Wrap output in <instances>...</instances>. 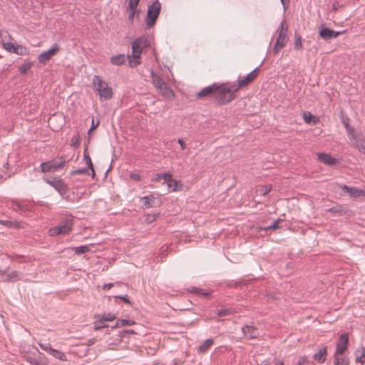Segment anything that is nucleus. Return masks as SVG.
<instances>
[{"instance_id": "nucleus-36", "label": "nucleus", "mask_w": 365, "mask_h": 365, "mask_svg": "<svg viewBox=\"0 0 365 365\" xmlns=\"http://www.w3.org/2000/svg\"><path fill=\"white\" fill-rule=\"evenodd\" d=\"M140 0H130L128 8L136 9Z\"/></svg>"}, {"instance_id": "nucleus-33", "label": "nucleus", "mask_w": 365, "mask_h": 365, "mask_svg": "<svg viewBox=\"0 0 365 365\" xmlns=\"http://www.w3.org/2000/svg\"><path fill=\"white\" fill-rule=\"evenodd\" d=\"M2 46L4 49L11 53H14V50H15V48L16 46V45L14 44L11 42H3Z\"/></svg>"}, {"instance_id": "nucleus-29", "label": "nucleus", "mask_w": 365, "mask_h": 365, "mask_svg": "<svg viewBox=\"0 0 365 365\" xmlns=\"http://www.w3.org/2000/svg\"><path fill=\"white\" fill-rule=\"evenodd\" d=\"M134 324H135V322L133 320L118 319L116 322L115 325L113 328L114 329V328H118V327H122L124 326H131V325H133Z\"/></svg>"}, {"instance_id": "nucleus-49", "label": "nucleus", "mask_w": 365, "mask_h": 365, "mask_svg": "<svg viewBox=\"0 0 365 365\" xmlns=\"http://www.w3.org/2000/svg\"><path fill=\"white\" fill-rule=\"evenodd\" d=\"M113 283H109V284H105L103 287V289H110L111 287H113Z\"/></svg>"}, {"instance_id": "nucleus-17", "label": "nucleus", "mask_w": 365, "mask_h": 365, "mask_svg": "<svg viewBox=\"0 0 365 365\" xmlns=\"http://www.w3.org/2000/svg\"><path fill=\"white\" fill-rule=\"evenodd\" d=\"M341 187L345 190L350 197H357L359 196L365 197V187L359 189L354 187H348L346 185L341 186Z\"/></svg>"}, {"instance_id": "nucleus-19", "label": "nucleus", "mask_w": 365, "mask_h": 365, "mask_svg": "<svg viewBox=\"0 0 365 365\" xmlns=\"http://www.w3.org/2000/svg\"><path fill=\"white\" fill-rule=\"evenodd\" d=\"M318 160L328 165H334L336 164L337 160L329 154L321 153L317 154Z\"/></svg>"}, {"instance_id": "nucleus-14", "label": "nucleus", "mask_w": 365, "mask_h": 365, "mask_svg": "<svg viewBox=\"0 0 365 365\" xmlns=\"http://www.w3.org/2000/svg\"><path fill=\"white\" fill-rule=\"evenodd\" d=\"M216 93V83H213L207 87L204 88L196 94V98L198 99H203L209 97H214L215 98Z\"/></svg>"}, {"instance_id": "nucleus-4", "label": "nucleus", "mask_w": 365, "mask_h": 365, "mask_svg": "<svg viewBox=\"0 0 365 365\" xmlns=\"http://www.w3.org/2000/svg\"><path fill=\"white\" fill-rule=\"evenodd\" d=\"M73 220L71 217H67L59 225L51 228L48 230L50 236L54 237L59 235H68L73 229Z\"/></svg>"}, {"instance_id": "nucleus-55", "label": "nucleus", "mask_w": 365, "mask_h": 365, "mask_svg": "<svg viewBox=\"0 0 365 365\" xmlns=\"http://www.w3.org/2000/svg\"><path fill=\"white\" fill-rule=\"evenodd\" d=\"M281 1H282V4H284V1L283 0H281Z\"/></svg>"}, {"instance_id": "nucleus-12", "label": "nucleus", "mask_w": 365, "mask_h": 365, "mask_svg": "<svg viewBox=\"0 0 365 365\" xmlns=\"http://www.w3.org/2000/svg\"><path fill=\"white\" fill-rule=\"evenodd\" d=\"M63 163L51 160L41 164V170L43 173H54L62 168Z\"/></svg>"}, {"instance_id": "nucleus-43", "label": "nucleus", "mask_w": 365, "mask_h": 365, "mask_svg": "<svg viewBox=\"0 0 365 365\" xmlns=\"http://www.w3.org/2000/svg\"><path fill=\"white\" fill-rule=\"evenodd\" d=\"M99 123H100L99 121H98L96 123H95L94 118H93L92 125H91L90 130H88V135H91V132L99 125Z\"/></svg>"}, {"instance_id": "nucleus-9", "label": "nucleus", "mask_w": 365, "mask_h": 365, "mask_svg": "<svg viewBox=\"0 0 365 365\" xmlns=\"http://www.w3.org/2000/svg\"><path fill=\"white\" fill-rule=\"evenodd\" d=\"M160 11V4L158 1L150 5L148 10L146 24L149 27L153 26L159 16Z\"/></svg>"}, {"instance_id": "nucleus-47", "label": "nucleus", "mask_w": 365, "mask_h": 365, "mask_svg": "<svg viewBox=\"0 0 365 365\" xmlns=\"http://www.w3.org/2000/svg\"><path fill=\"white\" fill-rule=\"evenodd\" d=\"M307 361L306 357H301L296 365H304Z\"/></svg>"}, {"instance_id": "nucleus-5", "label": "nucleus", "mask_w": 365, "mask_h": 365, "mask_svg": "<svg viewBox=\"0 0 365 365\" xmlns=\"http://www.w3.org/2000/svg\"><path fill=\"white\" fill-rule=\"evenodd\" d=\"M287 25L285 21H282L279 29L278 37L276 40L275 45L274 46V51L275 53H278L282 48H284L287 41Z\"/></svg>"}, {"instance_id": "nucleus-41", "label": "nucleus", "mask_w": 365, "mask_h": 365, "mask_svg": "<svg viewBox=\"0 0 365 365\" xmlns=\"http://www.w3.org/2000/svg\"><path fill=\"white\" fill-rule=\"evenodd\" d=\"M39 346L48 354H50L52 349V347H51L49 344H39Z\"/></svg>"}, {"instance_id": "nucleus-10", "label": "nucleus", "mask_w": 365, "mask_h": 365, "mask_svg": "<svg viewBox=\"0 0 365 365\" xmlns=\"http://www.w3.org/2000/svg\"><path fill=\"white\" fill-rule=\"evenodd\" d=\"M60 46L58 44H54L50 49L42 52L38 56V61L41 63L46 64L60 51Z\"/></svg>"}, {"instance_id": "nucleus-15", "label": "nucleus", "mask_w": 365, "mask_h": 365, "mask_svg": "<svg viewBox=\"0 0 365 365\" xmlns=\"http://www.w3.org/2000/svg\"><path fill=\"white\" fill-rule=\"evenodd\" d=\"M345 31H335L328 28H323L319 31V36L324 40L336 38L339 35L344 34Z\"/></svg>"}, {"instance_id": "nucleus-1", "label": "nucleus", "mask_w": 365, "mask_h": 365, "mask_svg": "<svg viewBox=\"0 0 365 365\" xmlns=\"http://www.w3.org/2000/svg\"><path fill=\"white\" fill-rule=\"evenodd\" d=\"M237 88L235 83H216L215 100L221 105H226L235 98Z\"/></svg>"}, {"instance_id": "nucleus-42", "label": "nucleus", "mask_w": 365, "mask_h": 365, "mask_svg": "<svg viewBox=\"0 0 365 365\" xmlns=\"http://www.w3.org/2000/svg\"><path fill=\"white\" fill-rule=\"evenodd\" d=\"M357 361L361 363V365H365V350H362V354L359 358H357Z\"/></svg>"}, {"instance_id": "nucleus-26", "label": "nucleus", "mask_w": 365, "mask_h": 365, "mask_svg": "<svg viewBox=\"0 0 365 365\" xmlns=\"http://www.w3.org/2000/svg\"><path fill=\"white\" fill-rule=\"evenodd\" d=\"M303 119L306 123L316 124L318 122V120L309 112H304L302 114Z\"/></svg>"}, {"instance_id": "nucleus-37", "label": "nucleus", "mask_w": 365, "mask_h": 365, "mask_svg": "<svg viewBox=\"0 0 365 365\" xmlns=\"http://www.w3.org/2000/svg\"><path fill=\"white\" fill-rule=\"evenodd\" d=\"M136 9L127 8V13L128 14V19L133 20L135 14Z\"/></svg>"}, {"instance_id": "nucleus-27", "label": "nucleus", "mask_w": 365, "mask_h": 365, "mask_svg": "<svg viewBox=\"0 0 365 365\" xmlns=\"http://www.w3.org/2000/svg\"><path fill=\"white\" fill-rule=\"evenodd\" d=\"M294 45L296 50H301L303 48L302 38L299 33L294 34Z\"/></svg>"}, {"instance_id": "nucleus-30", "label": "nucleus", "mask_w": 365, "mask_h": 365, "mask_svg": "<svg viewBox=\"0 0 365 365\" xmlns=\"http://www.w3.org/2000/svg\"><path fill=\"white\" fill-rule=\"evenodd\" d=\"M31 62H25L19 66V71L21 74H26L32 67Z\"/></svg>"}, {"instance_id": "nucleus-31", "label": "nucleus", "mask_w": 365, "mask_h": 365, "mask_svg": "<svg viewBox=\"0 0 365 365\" xmlns=\"http://www.w3.org/2000/svg\"><path fill=\"white\" fill-rule=\"evenodd\" d=\"M50 354H51L53 356H54L55 358L56 359H58L60 360H62V361H67V358L66 356V355L58 351V350H56V349H51V351L50 352Z\"/></svg>"}, {"instance_id": "nucleus-24", "label": "nucleus", "mask_w": 365, "mask_h": 365, "mask_svg": "<svg viewBox=\"0 0 365 365\" xmlns=\"http://www.w3.org/2000/svg\"><path fill=\"white\" fill-rule=\"evenodd\" d=\"M271 189L270 185H259L257 187L256 192L259 195L264 196L270 192Z\"/></svg>"}, {"instance_id": "nucleus-7", "label": "nucleus", "mask_w": 365, "mask_h": 365, "mask_svg": "<svg viewBox=\"0 0 365 365\" xmlns=\"http://www.w3.org/2000/svg\"><path fill=\"white\" fill-rule=\"evenodd\" d=\"M161 179L164 180V183L167 184L168 187L172 192L179 191L182 189V184L180 182L174 180L172 178V175L170 173L158 174L155 180L158 181Z\"/></svg>"}, {"instance_id": "nucleus-51", "label": "nucleus", "mask_w": 365, "mask_h": 365, "mask_svg": "<svg viewBox=\"0 0 365 365\" xmlns=\"http://www.w3.org/2000/svg\"><path fill=\"white\" fill-rule=\"evenodd\" d=\"M274 365H284V362L282 361L278 360L275 361Z\"/></svg>"}, {"instance_id": "nucleus-46", "label": "nucleus", "mask_w": 365, "mask_h": 365, "mask_svg": "<svg viewBox=\"0 0 365 365\" xmlns=\"http://www.w3.org/2000/svg\"><path fill=\"white\" fill-rule=\"evenodd\" d=\"M116 298H119L121 300H123L125 303L130 304L129 299L127 298L126 296H116Z\"/></svg>"}, {"instance_id": "nucleus-40", "label": "nucleus", "mask_w": 365, "mask_h": 365, "mask_svg": "<svg viewBox=\"0 0 365 365\" xmlns=\"http://www.w3.org/2000/svg\"><path fill=\"white\" fill-rule=\"evenodd\" d=\"M86 164L88 165V167L92 170L93 175H94L95 173H94V169H93V164H92V161H91V158L89 156H86Z\"/></svg>"}, {"instance_id": "nucleus-39", "label": "nucleus", "mask_w": 365, "mask_h": 365, "mask_svg": "<svg viewBox=\"0 0 365 365\" xmlns=\"http://www.w3.org/2000/svg\"><path fill=\"white\" fill-rule=\"evenodd\" d=\"M231 313H232V312L230 309H223V310L219 311L217 314L220 317H224L226 315H229Z\"/></svg>"}, {"instance_id": "nucleus-13", "label": "nucleus", "mask_w": 365, "mask_h": 365, "mask_svg": "<svg viewBox=\"0 0 365 365\" xmlns=\"http://www.w3.org/2000/svg\"><path fill=\"white\" fill-rule=\"evenodd\" d=\"M349 337L346 334H342L336 344V351L334 354H344L347 349Z\"/></svg>"}, {"instance_id": "nucleus-6", "label": "nucleus", "mask_w": 365, "mask_h": 365, "mask_svg": "<svg viewBox=\"0 0 365 365\" xmlns=\"http://www.w3.org/2000/svg\"><path fill=\"white\" fill-rule=\"evenodd\" d=\"M152 79L155 87L158 89L161 95L167 98H173L174 96L173 91L167 86L160 76L153 73Z\"/></svg>"}, {"instance_id": "nucleus-25", "label": "nucleus", "mask_w": 365, "mask_h": 365, "mask_svg": "<svg viewBox=\"0 0 365 365\" xmlns=\"http://www.w3.org/2000/svg\"><path fill=\"white\" fill-rule=\"evenodd\" d=\"M213 344V340L211 339H206L201 345L198 346V351L204 353L207 351Z\"/></svg>"}, {"instance_id": "nucleus-50", "label": "nucleus", "mask_w": 365, "mask_h": 365, "mask_svg": "<svg viewBox=\"0 0 365 365\" xmlns=\"http://www.w3.org/2000/svg\"><path fill=\"white\" fill-rule=\"evenodd\" d=\"M345 126H346V128L347 132H348L349 134H352V133H354V129H353V128H349V127L348 126V125H347V124H345Z\"/></svg>"}, {"instance_id": "nucleus-34", "label": "nucleus", "mask_w": 365, "mask_h": 365, "mask_svg": "<svg viewBox=\"0 0 365 365\" xmlns=\"http://www.w3.org/2000/svg\"><path fill=\"white\" fill-rule=\"evenodd\" d=\"M75 250V252L78 255L86 253L90 251V249L88 246H81L73 248Z\"/></svg>"}, {"instance_id": "nucleus-3", "label": "nucleus", "mask_w": 365, "mask_h": 365, "mask_svg": "<svg viewBox=\"0 0 365 365\" xmlns=\"http://www.w3.org/2000/svg\"><path fill=\"white\" fill-rule=\"evenodd\" d=\"M148 45V41L145 38H140L136 39L133 43V54L129 61L130 65L132 67L136 66L140 64V55L144 48Z\"/></svg>"}, {"instance_id": "nucleus-21", "label": "nucleus", "mask_w": 365, "mask_h": 365, "mask_svg": "<svg viewBox=\"0 0 365 365\" xmlns=\"http://www.w3.org/2000/svg\"><path fill=\"white\" fill-rule=\"evenodd\" d=\"M327 355V347L324 346L319 350L317 353H316L313 358L315 361L319 363H324L326 361Z\"/></svg>"}, {"instance_id": "nucleus-56", "label": "nucleus", "mask_w": 365, "mask_h": 365, "mask_svg": "<svg viewBox=\"0 0 365 365\" xmlns=\"http://www.w3.org/2000/svg\"><path fill=\"white\" fill-rule=\"evenodd\" d=\"M262 365H269V364H262Z\"/></svg>"}, {"instance_id": "nucleus-8", "label": "nucleus", "mask_w": 365, "mask_h": 365, "mask_svg": "<svg viewBox=\"0 0 365 365\" xmlns=\"http://www.w3.org/2000/svg\"><path fill=\"white\" fill-rule=\"evenodd\" d=\"M259 75V68L254 69L252 72L248 73L246 76H240L237 79V84H236L237 91L247 87L250 84L253 83Z\"/></svg>"}, {"instance_id": "nucleus-35", "label": "nucleus", "mask_w": 365, "mask_h": 365, "mask_svg": "<svg viewBox=\"0 0 365 365\" xmlns=\"http://www.w3.org/2000/svg\"><path fill=\"white\" fill-rule=\"evenodd\" d=\"M130 178L134 181H140L141 180L140 173L138 171L133 172L130 174Z\"/></svg>"}, {"instance_id": "nucleus-11", "label": "nucleus", "mask_w": 365, "mask_h": 365, "mask_svg": "<svg viewBox=\"0 0 365 365\" xmlns=\"http://www.w3.org/2000/svg\"><path fill=\"white\" fill-rule=\"evenodd\" d=\"M116 319V316L111 313H104L96 317L94 322V329L99 330L103 328L108 327V325H101V322H112Z\"/></svg>"}, {"instance_id": "nucleus-53", "label": "nucleus", "mask_w": 365, "mask_h": 365, "mask_svg": "<svg viewBox=\"0 0 365 365\" xmlns=\"http://www.w3.org/2000/svg\"><path fill=\"white\" fill-rule=\"evenodd\" d=\"M128 332H130V334H135V331L133 330L128 331Z\"/></svg>"}, {"instance_id": "nucleus-23", "label": "nucleus", "mask_w": 365, "mask_h": 365, "mask_svg": "<svg viewBox=\"0 0 365 365\" xmlns=\"http://www.w3.org/2000/svg\"><path fill=\"white\" fill-rule=\"evenodd\" d=\"M110 61L113 65L120 66L125 63V56L124 54H118L110 58Z\"/></svg>"}, {"instance_id": "nucleus-16", "label": "nucleus", "mask_w": 365, "mask_h": 365, "mask_svg": "<svg viewBox=\"0 0 365 365\" xmlns=\"http://www.w3.org/2000/svg\"><path fill=\"white\" fill-rule=\"evenodd\" d=\"M45 181L53 187L58 192L62 194L66 192V187L62 180L55 178L51 180L45 179Z\"/></svg>"}, {"instance_id": "nucleus-44", "label": "nucleus", "mask_w": 365, "mask_h": 365, "mask_svg": "<svg viewBox=\"0 0 365 365\" xmlns=\"http://www.w3.org/2000/svg\"><path fill=\"white\" fill-rule=\"evenodd\" d=\"M79 144H80L79 136L73 137L71 140V145L75 147V146L79 145Z\"/></svg>"}, {"instance_id": "nucleus-45", "label": "nucleus", "mask_w": 365, "mask_h": 365, "mask_svg": "<svg viewBox=\"0 0 365 365\" xmlns=\"http://www.w3.org/2000/svg\"><path fill=\"white\" fill-rule=\"evenodd\" d=\"M195 292L197 293L198 294L200 295H202V296H207L209 294L204 289H195Z\"/></svg>"}, {"instance_id": "nucleus-52", "label": "nucleus", "mask_w": 365, "mask_h": 365, "mask_svg": "<svg viewBox=\"0 0 365 365\" xmlns=\"http://www.w3.org/2000/svg\"><path fill=\"white\" fill-rule=\"evenodd\" d=\"M277 227V222L274 223L273 225L269 227V228H274V229H275Z\"/></svg>"}, {"instance_id": "nucleus-2", "label": "nucleus", "mask_w": 365, "mask_h": 365, "mask_svg": "<svg viewBox=\"0 0 365 365\" xmlns=\"http://www.w3.org/2000/svg\"><path fill=\"white\" fill-rule=\"evenodd\" d=\"M92 83L94 87V90L99 95L101 101H104L110 99L113 97L112 88L108 84L101 79L98 76H94L92 79Z\"/></svg>"}, {"instance_id": "nucleus-18", "label": "nucleus", "mask_w": 365, "mask_h": 365, "mask_svg": "<svg viewBox=\"0 0 365 365\" xmlns=\"http://www.w3.org/2000/svg\"><path fill=\"white\" fill-rule=\"evenodd\" d=\"M142 205L146 208L156 206L159 202V199L153 195L140 198Z\"/></svg>"}, {"instance_id": "nucleus-48", "label": "nucleus", "mask_w": 365, "mask_h": 365, "mask_svg": "<svg viewBox=\"0 0 365 365\" xmlns=\"http://www.w3.org/2000/svg\"><path fill=\"white\" fill-rule=\"evenodd\" d=\"M178 143L180 145L181 149L185 150V144L184 141L182 139H178Z\"/></svg>"}, {"instance_id": "nucleus-20", "label": "nucleus", "mask_w": 365, "mask_h": 365, "mask_svg": "<svg viewBox=\"0 0 365 365\" xmlns=\"http://www.w3.org/2000/svg\"><path fill=\"white\" fill-rule=\"evenodd\" d=\"M244 335L249 339H255L259 335V332L257 329L251 326H245L242 329Z\"/></svg>"}, {"instance_id": "nucleus-22", "label": "nucleus", "mask_w": 365, "mask_h": 365, "mask_svg": "<svg viewBox=\"0 0 365 365\" xmlns=\"http://www.w3.org/2000/svg\"><path fill=\"white\" fill-rule=\"evenodd\" d=\"M334 365H349V360L344 354H334Z\"/></svg>"}, {"instance_id": "nucleus-54", "label": "nucleus", "mask_w": 365, "mask_h": 365, "mask_svg": "<svg viewBox=\"0 0 365 365\" xmlns=\"http://www.w3.org/2000/svg\"><path fill=\"white\" fill-rule=\"evenodd\" d=\"M101 325H106V324H105V322H101Z\"/></svg>"}, {"instance_id": "nucleus-38", "label": "nucleus", "mask_w": 365, "mask_h": 365, "mask_svg": "<svg viewBox=\"0 0 365 365\" xmlns=\"http://www.w3.org/2000/svg\"><path fill=\"white\" fill-rule=\"evenodd\" d=\"M157 216L158 215L156 214H149L146 216L145 220L148 223H151L152 222L155 220Z\"/></svg>"}, {"instance_id": "nucleus-32", "label": "nucleus", "mask_w": 365, "mask_h": 365, "mask_svg": "<svg viewBox=\"0 0 365 365\" xmlns=\"http://www.w3.org/2000/svg\"><path fill=\"white\" fill-rule=\"evenodd\" d=\"M7 277L8 280L15 282L21 279V274L18 272L14 271L9 273Z\"/></svg>"}, {"instance_id": "nucleus-28", "label": "nucleus", "mask_w": 365, "mask_h": 365, "mask_svg": "<svg viewBox=\"0 0 365 365\" xmlns=\"http://www.w3.org/2000/svg\"><path fill=\"white\" fill-rule=\"evenodd\" d=\"M14 53L17 55L25 56L29 53V50L26 46L21 45H16Z\"/></svg>"}]
</instances>
